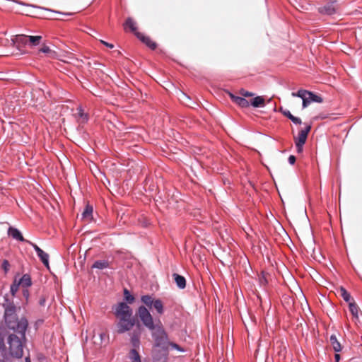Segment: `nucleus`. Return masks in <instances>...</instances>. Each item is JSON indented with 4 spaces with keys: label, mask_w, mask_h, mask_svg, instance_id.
<instances>
[{
    "label": "nucleus",
    "mask_w": 362,
    "mask_h": 362,
    "mask_svg": "<svg viewBox=\"0 0 362 362\" xmlns=\"http://www.w3.org/2000/svg\"><path fill=\"white\" fill-rule=\"evenodd\" d=\"M4 308V318L8 329L16 334H11L8 337V358H21L23 354V346L26 341L25 332L28 322L25 317L18 319L16 315V307L13 301L5 297L2 304Z\"/></svg>",
    "instance_id": "1"
},
{
    "label": "nucleus",
    "mask_w": 362,
    "mask_h": 362,
    "mask_svg": "<svg viewBox=\"0 0 362 362\" xmlns=\"http://www.w3.org/2000/svg\"><path fill=\"white\" fill-rule=\"evenodd\" d=\"M138 315L143 325L151 331L155 346L161 347L164 351H168V335L161 322L158 321V322L155 325L150 312L144 305L139 307Z\"/></svg>",
    "instance_id": "2"
},
{
    "label": "nucleus",
    "mask_w": 362,
    "mask_h": 362,
    "mask_svg": "<svg viewBox=\"0 0 362 362\" xmlns=\"http://www.w3.org/2000/svg\"><path fill=\"white\" fill-rule=\"evenodd\" d=\"M115 317L119 320L117 332L119 334L129 331L134 325L135 320L132 316V309L127 303L120 302L112 307Z\"/></svg>",
    "instance_id": "3"
},
{
    "label": "nucleus",
    "mask_w": 362,
    "mask_h": 362,
    "mask_svg": "<svg viewBox=\"0 0 362 362\" xmlns=\"http://www.w3.org/2000/svg\"><path fill=\"white\" fill-rule=\"evenodd\" d=\"M291 95L293 97H298L302 99L303 108L307 107L311 103L315 102L321 103L323 101L322 98L320 96L315 94L311 91L303 89H300L296 93L293 92L291 93Z\"/></svg>",
    "instance_id": "4"
},
{
    "label": "nucleus",
    "mask_w": 362,
    "mask_h": 362,
    "mask_svg": "<svg viewBox=\"0 0 362 362\" xmlns=\"http://www.w3.org/2000/svg\"><path fill=\"white\" fill-rule=\"evenodd\" d=\"M141 300L148 308H153L158 314L162 315L164 313L163 302L160 299H154L151 295H144L141 296Z\"/></svg>",
    "instance_id": "5"
},
{
    "label": "nucleus",
    "mask_w": 362,
    "mask_h": 362,
    "mask_svg": "<svg viewBox=\"0 0 362 362\" xmlns=\"http://www.w3.org/2000/svg\"><path fill=\"white\" fill-rule=\"evenodd\" d=\"M339 10L338 0H332L327 2L322 6L318 8V11L321 14L332 16L335 14Z\"/></svg>",
    "instance_id": "6"
},
{
    "label": "nucleus",
    "mask_w": 362,
    "mask_h": 362,
    "mask_svg": "<svg viewBox=\"0 0 362 362\" xmlns=\"http://www.w3.org/2000/svg\"><path fill=\"white\" fill-rule=\"evenodd\" d=\"M27 243L30 245L37 253V257L41 260L42 264L49 267V255L40 248L36 244L33 243L30 240H27Z\"/></svg>",
    "instance_id": "7"
},
{
    "label": "nucleus",
    "mask_w": 362,
    "mask_h": 362,
    "mask_svg": "<svg viewBox=\"0 0 362 362\" xmlns=\"http://www.w3.org/2000/svg\"><path fill=\"white\" fill-rule=\"evenodd\" d=\"M311 126L306 124L305 127L301 129L297 136H294L295 144H305L308 138V135L310 132Z\"/></svg>",
    "instance_id": "8"
},
{
    "label": "nucleus",
    "mask_w": 362,
    "mask_h": 362,
    "mask_svg": "<svg viewBox=\"0 0 362 362\" xmlns=\"http://www.w3.org/2000/svg\"><path fill=\"white\" fill-rule=\"evenodd\" d=\"M7 233H8V235L11 237L13 239L20 241V242H25L27 243L28 240H25L23 238L21 232L16 228L10 226L8 228Z\"/></svg>",
    "instance_id": "9"
},
{
    "label": "nucleus",
    "mask_w": 362,
    "mask_h": 362,
    "mask_svg": "<svg viewBox=\"0 0 362 362\" xmlns=\"http://www.w3.org/2000/svg\"><path fill=\"white\" fill-rule=\"evenodd\" d=\"M75 117L79 123L83 124L87 122L88 120V115L84 112V110L81 106H78L76 108V113L75 114Z\"/></svg>",
    "instance_id": "10"
},
{
    "label": "nucleus",
    "mask_w": 362,
    "mask_h": 362,
    "mask_svg": "<svg viewBox=\"0 0 362 362\" xmlns=\"http://www.w3.org/2000/svg\"><path fill=\"white\" fill-rule=\"evenodd\" d=\"M136 36L144 43H145L151 49H154L156 47V42H153L151 38L148 36H145L141 33H136Z\"/></svg>",
    "instance_id": "11"
},
{
    "label": "nucleus",
    "mask_w": 362,
    "mask_h": 362,
    "mask_svg": "<svg viewBox=\"0 0 362 362\" xmlns=\"http://www.w3.org/2000/svg\"><path fill=\"white\" fill-rule=\"evenodd\" d=\"M230 96L232 100L241 107H248L250 105V103L243 97L235 96L232 93H230Z\"/></svg>",
    "instance_id": "12"
},
{
    "label": "nucleus",
    "mask_w": 362,
    "mask_h": 362,
    "mask_svg": "<svg viewBox=\"0 0 362 362\" xmlns=\"http://www.w3.org/2000/svg\"><path fill=\"white\" fill-rule=\"evenodd\" d=\"M17 282L19 286H21L24 288H28L32 285L31 278L30 275L27 274H23L20 279H17Z\"/></svg>",
    "instance_id": "13"
},
{
    "label": "nucleus",
    "mask_w": 362,
    "mask_h": 362,
    "mask_svg": "<svg viewBox=\"0 0 362 362\" xmlns=\"http://www.w3.org/2000/svg\"><path fill=\"white\" fill-rule=\"evenodd\" d=\"M19 286H19V284H18V282H17V278H15L13 284L11 285V287H10L11 296L8 294H6L4 297V303L5 302L6 296H8V298L9 300L13 301V298L15 296L17 291H18ZM13 303H14V302H13Z\"/></svg>",
    "instance_id": "14"
},
{
    "label": "nucleus",
    "mask_w": 362,
    "mask_h": 362,
    "mask_svg": "<svg viewBox=\"0 0 362 362\" xmlns=\"http://www.w3.org/2000/svg\"><path fill=\"white\" fill-rule=\"evenodd\" d=\"M173 277L180 289H184L186 287V279L183 276L175 273L173 274Z\"/></svg>",
    "instance_id": "15"
},
{
    "label": "nucleus",
    "mask_w": 362,
    "mask_h": 362,
    "mask_svg": "<svg viewBox=\"0 0 362 362\" xmlns=\"http://www.w3.org/2000/svg\"><path fill=\"white\" fill-rule=\"evenodd\" d=\"M7 334L6 329L4 326L0 325V351H7L5 345V337Z\"/></svg>",
    "instance_id": "16"
},
{
    "label": "nucleus",
    "mask_w": 362,
    "mask_h": 362,
    "mask_svg": "<svg viewBox=\"0 0 362 362\" xmlns=\"http://www.w3.org/2000/svg\"><path fill=\"white\" fill-rule=\"evenodd\" d=\"M93 208L91 205L87 204L81 214L82 219L90 221L93 218Z\"/></svg>",
    "instance_id": "17"
},
{
    "label": "nucleus",
    "mask_w": 362,
    "mask_h": 362,
    "mask_svg": "<svg viewBox=\"0 0 362 362\" xmlns=\"http://www.w3.org/2000/svg\"><path fill=\"white\" fill-rule=\"evenodd\" d=\"M250 105L254 107H260L265 106L264 99L262 96H257L250 101Z\"/></svg>",
    "instance_id": "18"
},
{
    "label": "nucleus",
    "mask_w": 362,
    "mask_h": 362,
    "mask_svg": "<svg viewBox=\"0 0 362 362\" xmlns=\"http://www.w3.org/2000/svg\"><path fill=\"white\" fill-rule=\"evenodd\" d=\"M329 341L334 351L339 352L341 350V344L339 341L337 340L335 334H332L330 336Z\"/></svg>",
    "instance_id": "19"
},
{
    "label": "nucleus",
    "mask_w": 362,
    "mask_h": 362,
    "mask_svg": "<svg viewBox=\"0 0 362 362\" xmlns=\"http://www.w3.org/2000/svg\"><path fill=\"white\" fill-rule=\"evenodd\" d=\"M110 267V262L107 260H97L92 265V268L103 269Z\"/></svg>",
    "instance_id": "20"
},
{
    "label": "nucleus",
    "mask_w": 362,
    "mask_h": 362,
    "mask_svg": "<svg viewBox=\"0 0 362 362\" xmlns=\"http://www.w3.org/2000/svg\"><path fill=\"white\" fill-rule=\"evenodd\" d=\"M124 29L126 30L127 28H129L131 31L134 32L136 35V33H138L136 31V23L134 21V20L129 17L127 18L124 24Z\"/></svg>",
    "instance_id": "21"
},
{
    "label": "nucleus",
    "mask_w": 362,
    "mask_h": 362,
    "mask_svg": "<svg viewBox=\"0 0 362 362\" xmlns=\"http://www.w3.org/2000/svg\"><path fill=\"white\" fill-rule=\"evenodd\" d=\"M27 39L28 40V45L30 47H35L40 45L42 40V36L27 35Z\"/></svg>",
    "instance_id": "22"
},
{
    "label": "nucleus",
    "mask_w": 362,
    "mask_h": 362,
    "mask_svg": "<svg viewBox=\"0 0 362 362\" xmlns=\"http://www.w3.org/2000/svg\"><path fill=\"white\" fill-rule=\"evenodd\" d=\"M349 310L353 315V317L356 320L358 319V307L355 302H349Z\"/></svg>",
    "instance_id": "23"
},
{
    "label": "nucleus",
    "mask_w": 362,
    "mask_h": 362,
    "mask_svg": "<svg viewBox=\"0 0 362 362\" xmlns=\"http://www.w3.org/2000/svg\"><path fill=\"white\" fill-rule=\"evenodd\" d=\"M129 358L132 362H141L139 354L135 349H133L130 351Z\"/></svg>",
    "instance_id": "24"
},
{
    "label": "nucleus",
    "mask_w": 362,
    "mask_h": 362,
    "mask_svg": "<svg viewBox=\"0 0 362 362\" xmlns=\"http://www.w3.org/2000/svg\"><path fill=\"white\" fill-rule=\"evenodd\" d=\"M167 351H165V353L162 354H155L153 357V362H167Z\"/></svg>",
    "instance_id": "25"
},
{
    "label": "nucleus",
    "mask_w": 362,
    "mask_h": 362,
    "mask_svg": "<svg viewBox=\"0 0 362 362\" xmlns=\"http://www.w3.org/2000/svg\"><path fill=\"white\" fill-rule=\"evenodd\" d=\"M15 42L22 45H28V40L27 39V35H16Z\"/></svg>",
    "instance_id": "26"
},
{
    "label": "nucleus",
    "mask_w": 362,
    "mask_h": 362,
    "mask_svg": "<svg viewBox=\"0 0 362 362\" xmlns=\"http://www.w3.org/2000/svg\"><path fill=\"white\" fill-rule=\"evenodd\" d=\"M340 293L344 301L351 302V295L344 287H341Z\"/></svg>",
    "instance_id": "27"
},
{
    "label": "nucleus",
    "mask_w": 362,
    "mask_h": 362,
    "mask_svg": "<svg viewBox=\"0 0 362 362\" xmlns=\"http://www.w3.org/2000/svg\"><path fill=\"white\" fill-rule=\"evenodd\" d=\"M125 300L128 303H132L134 300V297L129 293V291L125 288L124 291Z\"/></svg>",
    "instance_id": "28"
},
{
    "label": "nucleus",
    "mask_w": 362,
    "mask_h": 362,
    "mask_svg": "<svg viewBox=\"0 0 362 362\" xmlns=\"http://www.w3.org/2000/svg\"><path fill=\"white\" fill-rule=\"evenodd\" d=\"M8 354L7 351H0V362H9Z\"/></svg>",
    "instance_id": "29"
},
{
    "label": "nucleus",
    "mask_w": 362,
    "mask_h": 362,
    "mask_svg": "<svg viewBox=\"0 0 362 362\" xmlns=\"http://www.w3.org/2000/svg\"><path fill=\"white\" fill-rule=\"evenodd\" d=\"M131 342L134 348L138 347L139 346L140 341L137 334H133L132 336Z\"/></svg>",
    "instance_id": "30"
},
{
    "label": "nucleus",
    "mask_w": 362,
    "mask_h": 362,
    "mask_svg": "<svg viewBox=\"0 0 362 362\" xmlns=\"http://www.w3.org/2000/svg\"><path fill=\"white\" fill-rule=\"evenodd\" d=\"M240 93L243 97H252L255 95L253 93L249 92L244 89H242Z\"/></svg>",
    "instance_id": "31"
},
{
    "label": "nucleus",
    "mask_w": 362,
    "mask_h": 362,
    "mask_svg": "<svg viewBox=\"0 0 362 362\" xmlns=\"http://www.w3.org/2000/svg\"><path fill=\"white\" fill-rule=\"evenodd\" d=\"M281 112L287 118H288L289 119H291V117L293 116V115L291 113V112L288 110H284L283 108H281L280 110Z\"/></svg>",
    "instance_id": "32"
},
{
    "label": "nucleus",
    "mask_w": 362,
    "mask_h": 362,
    "mask_svg": "<svg viewBox=\"0 0 362 362\" xmlns=\"http://www.w3.org/2000/svg\"><path fill=\"white\" fill-rule=\"evenodd\" d=\"M291 122L295 124H300L302 123L301 119L295 116H292L290 119Z\"/></svg>",
    "instance_id": "33"
},
{
    "label": "nucleus",
    "mask_w": 362,
    "mask_h": 362,
    "mask_svg": "<svg viewBox=\"0 0 362 362\" xmlns=\"http://www.w3.org/2000/svg\"><path fill=\"white\" fill-rule=\"evenodd\" d=\"M9 262L6 259H4L2 262V268L4 270L5 272H7L9 269Z\"/></svg>",
    "instance_id": "34"
},
{
    "label": "nucleus",
    "mask_w": 362,
    "mask_h": 362,
    "mask_svg": "<svg viewBox=\"0 0 362 362\" xmlns=\"http://www.w3.org/2000/svg\"><path fill=\"white\" fill-rule=\"evenodd\" d=\"M169 344H170V346L173 349H175V350H177V351H180V352H183V351H184V349H182V348L178 345V344H175V343L172 342V343H170Z\"/></svg>",
    "instance_id": "35"
},
{
    "label": "nucleus",
    "mask_w": 362,
    "mask_h": 362,
    "mask_svg": "<svg viewBox=\"0 0 362 362\" xmlns=\"http://www.w3.org/2000/svg\"><path fill=\"white\" fill-rule=\"evenodd\" d=\"M296 147V151L298 153H301L303 150V144H295Z\"/></svg>",
    "instance_id": "36"
},
{
    "label": "nucleus",
    "mask_w": 362,
    "mask_h": 362,
    "mask_svg": "<svg viewBox=\"0 0 362 362\" xmlns=\"http://www.w3.org/2000/svg\"><path fill=\"white\" fill-rule=\"evenodd\" d=\"M259 280L261 285H266L267 284V281L263 274L259 277Z\"/></svg>",
    "instance_id": "37"
},
{
    "label": "nucleus",
    "mask_w": 362,
    "mask_h": 362,
    "mask_svg": "<svg viewBox=\"0 0 362 362\" xmlns=\"http://www.w3.org/2000/svg\"><path fill=\"white\" fill-rule=\"evenodd\" d=\"M23 296L25 297V298L26 299V300H28L29 298V296H30V293H29V291L28 290V288H24L23 290Z\"/></svg>",
    "instance_id": "38"
},
{
    "label": "nucleus",
    "mask_w": 362,
    "mask_h": 362,
    "mask_svg": "<svg viewBox=\"0 0 362 362\" xmlns=\"http://www.w3.org/2000/svg\"><path fill=\"white\" fill-rule=\"evenodd\" d=\"M50 49L48 46H44L42 48L40 49V52L42 53H49L50 52Z\"/></svg>",
    "instance_id": "39"
},
{
    "label": "nucleus",
    "mask_w": 362,
    "mask_h": 362,
    "mask_svg": "<svg viewBox=\"0 0 362 362\" xmlns=\"http://www.w3.org/2000/svg\"><path fill=\"white\" fill-rule=\"evenodd\" d=\"M296 157L293 155H291L288 158V161L289 164H291V165H293L296 162Z\"/></svg>",
    "instance_id": "40"
},
{
    "label": "nucleus",
    "mask_w": 362,
    "mask_h": 362,
    "mask_svg": "<svg viewBox=\"0 0 362 362\" xmlns=\"http://www.w3.org/2000/svg\"><path fill=\"white\" fill-rule=\"evenodd\" d=\"M100 42H101L103 45H104L105 46H106V47H109V48H110V49H112V48H113V47H114V45H113V44L109 43V42H105V41H104V40H100Z\"/></svg>",
    "instance_id": "41"
},
{
    "label": "nucleus",
    "mask_w": 362,
    "mask_h": 362,
    "mask_svg": "<svg viewBox=\"0 0 362 362\" xmlns=\"http://www.w3.org/2000/svg\"><path fill=\"white\" fill-rule=\"evenodd\" d=\"M334 359H335V362H339L340 360V355L339 354H336L334 355Z\"/></svg>",
    "instance_id": "42"
},
{
    "label": "nucleus",
    "mask_w": 362,
    "mask_h": 362,
    "mask_svg": "<svg viewBox=\"0 0 362 362\" xmlns=\"http://www.w3.org/2000/svg\"><path fill=\"white\" fill-rule=\"evenodd\" d=\"M45 303V298H42L40 299L39 303H40V305H44Z\"/></svg>",
    "instance_id": "43"
},
{
    "label": "nucleus",
    "mask_w": 362,
    "mask_h": 362,
    "mask_svg": "<svg viewBox=\"0 0 362 362\" xmlns=\"http://www.w3.org/2000/svg\"><path fill=\"white\" fill-rule=\"evenodd\" d=\"M25 362H31V361L29 357H26L25 359Z\"/></svg>",
    "instance_id": "44"
},
{
    "label": "nucleus",
    "mask_w": 362,
    "mask_h": 362,
    "mask_svg": "<svg viewBox=\"0 0 362 362\" xmlns=\"http://www.w3.org/2000/svg\"><path fill=\"white\" fill-rule=\"evenodd\" d=\"M103 335H105V334H100V337L102 338Z\"/></svg>",
    "instance_id": "45"
}]
</instances>
